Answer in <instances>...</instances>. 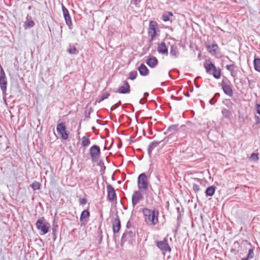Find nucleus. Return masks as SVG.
<instances>
[{"instance_id": "nucleus-56", "label": "nucleus", "mask_w": 260, "mask_h": 260, "mask_svg": "<svg viewBox=\"0 0 260 260\" xmlns=\"http://www.w3.org/2000/svg\"><path fill=\"white\" fill-rule=\"evenodd\" d=\"M89 115H90V112H88V115H86V114H85V117L89 118Z\"/></svg>"}, {"instance_id": "nucleus-14", "label": "nucleus", "mask_w": 260, "mask_h": 260, "mask_svg": "<svg viewBox=\"0 0 260 260\" xmlns=\"http://www.w3.org/2000/svg\"><path fill=\"white\" fill-rule=\"evenodd\" d=\"M166 138H164V139L159 141H153L150 143V144L148 146V154L150 157H151L152 154V151L157 147L158 146L159 144H160L161 142H162L164 141H166V142L168 141V140H166Z\"/></svg>"}, {"instance_id": "nucleus-19", "label": "nucleus", "mask_w": 260, "mask_h": 260, "mask_svg": "<svg viewBox=\"0 0 260 260\" xmlns=\"http://www.w3.org/2000/svg\"><path fill=\"white\" fill-rule=\"evenodd\" d=\"M135 236V233L132 231H125L122 235L121 241V243H124L125 241L130 240Z\"/></svg>"}, {"instance_id": "nucleus-28", "label": "nucleus", "mask_w": 260, "mask_h": 260, "mask_svg": "<svg viewBox=\"0 0 260 260\" xmlns=\"http://www.w3.org/2000/svg\"><path fill=\"white\" fill-rule=\"evenodd\" d=\"M178 130V124H173L170 126L167 130V132L169 133H171V134H173L176 131Z\"/></svg>"}, {"instance_id": "nucleus-1", "label": "nucleus", "mask_w": 260, "mask_h": 260, "mask_svg": "<svg viewBox=\"0 0 260 260\" xmlns=\"http://www.w3.org/2000/svg\"><path fill=\"white\" fill-rule=\"evenodd\" d=\"M240 248H243L244 253L248 254L246 256L241 257V260H248L252 258L254 256L253 249L251 244L246 240L241 241H235L232 245L231 252L235 254L240 252Z\"/></svg>"}, {"instance_id": "nucleus-16", "label": "nucleus", "mask_w": 260, "mask_h": 260, "mask_svg": "<svg viewBox=\"0 0 260 260\" xmlns=\"http://www.w3.org/2000/svg\"><path fill=\"white\" fill-rule=\"evenodd\" d=\"M113 231L114 234L119 232L121 228V223L118 216L115 218L112 222Z\"/></svg>"}, {"instance_id": "nucleus-26", "label": "nucleus", "mask_w": 260, "mask_h": 260, "mask_svg": "<svg viewBox=\"0 0 260 260\" xmlns=\"http://www.w3.org/2000/svg\"><path fill=\"white\" fill-rule=\"evenodd\" d=\"M170 54L171 56L177 58L178 55L177 47L174 46H171Z\"/></svg>"}, {"instance_id": "nucleus-58", "label": "nucleus", "mask_w": 260, "mask_h": 260, "mask_svg": "<svg viewBox=\"0 0 260 260\" xmlns=\"http://www.w3.org/2000/svg\"><path fill=\"white\" fill-rule=\"evenodd\" d=\"M181 98H175V99L177 100H181Z\"/></svg>"}, {"instance_id": "nucleus-17", "label": "nucleus", "mask_w": 260, "mask_h": 260, "mask_svg": "<svg viewBox=\"0 0 260 260\" xmlns=\"http://www.w3.org/2000/svg\"><path fill=\"white\" fill-rule=\"evenodd\" d=\"M206 48L208 51L212 55H215L217 54V51L218 50L219 47L217 44L214 43L211 45H207Z\"/></svg>"}, {"instance_id": "nucleus-52", "label": "nucleus", "mask_w": 260, "mask_h": 260, "mask_svg": "<svg viewBox=\"0 0 260 260\" xmlns=\"http://www.w3.org/2000/svg\"><path fill=\"white\" fill-rule=\"evenodd\" d=\"M166 14H167V15H169V17L170 16H173V13H172V12H170V11L168 12H167V13H166Z\"/></svg>"}, {"instance_id": "nucleus-44", "label": "nucleus", "mask_w": 260, "mask_h": 260, "mask_svg": "<svg viewBox=\"0 0 260 260\" xmlns=\"http://www.w3.org/2000/svg\"><path fill=\"white\" fill-rule=\"evenodd\" d=\"M255 108L257 113L260 115V104H256L255 105Z\"/></svg>"}, {"instance_id": "nucleus-2", "label": "nucleus", "mask_w": 260, "mask_h": 260, "mask_svg": "<svg viewBox=\"0 0 260 260\" xmlns=\"http://www.w3.org/2000/svg\"><path fill=\"white\" fill-rule=\"evenodd\" d=\"M142 212L144 214L145 222L149 226H154L158 222V211L155 209L151 210L148 208H143Z\"/></svg>"}, {"instance_id": "nucleus-22", "label": "nucleus", "mask_w": 260, "mask_h": 260, "mask_svg": "<svg viewBox=\"0 0 260 260\" xmlns=\"http://www.w3.org/2000/svg\"><path fill=\"white\" fill-rule=\"evenodd\" d=\"M157 51L161 54L168 55V51L164 42H161L158 45Z\"/></svg>"}, {"instance_id": "nucleus-30", "label": "nucleus", "mask_w": 260, "mask_h": 260, "mask_svg": "<svg viewBox=\"0 0 260 260\" xmlns=\"http://www.w3.org/2000/svg\"><path fill=\"white\" fill-rule=\"evenodd\" d=\"M25 25L29 27H31L34 26L35 22L30 18H28V16L26 17V21L25 22Z\"/></svg>"}, {"instance_id": "nucleus-7", "label": "nucleus", "mask_w": 260, "mask_h": 260, "mask_svg": "<svg viewBox=\"0 0 260 260\" xmlns=\"http://www.w3.org/2000/svg\"><path fill=\"white\" fill-rule=\"evenodd\" d=\"M221 86L222 89L225 94L231 97L233 96V91L231 85V82L227 78H224L222 80Z\"/></svg>"}, {"instance_id": "nucleus-6", "label": "nucleus", "mask_w": 260, "mask_h": 260, "mask_svg": "<svg viewBox=\"0 0 260 260\" xmlns=\"http://www.w3.org/2000/svg\"><path fill=\"white\" fill-rule=\"evenodd\" d=\"M138 187L140 190H147L148 188V181L145 173L141 174L138 178Z\"/></svg>"}, {"instance_id": "nucleus-8", "label": "nucleus", "mask_w": 260, "mask_h": 260, "mask_svg": "<svg viewBox=\"0 0 260 260\" xmlns=\"http://www.w3.org/2000/svg\"><path fill=\"white\" fill-rule=\"evenodd\" d=\"M0 88L4 95L6 94L8 83L5 72L1 66H0Z\"/></svg>"}, {"instance_id": "nucleus-54", "label": "nucleus", "mask_w": 260, "mask_h": 260, "mask_svg": "<svg viewBox=\"0 0 260 260\" xmlns=\"http://www.w3.org/2000/svg\"><path fill=\"white\" fill-rule=\"evenodd\" d=\"M220 96V94L219 93H216L214 95V98L217 97V96Z\"/></svg>"}, {"instance_id": "nucleus-24", "label": "nucleus", "mask_w": 260, "mask_h": 260, "mask_svg": "<svg viewBox=\"0 0 260 260\" xmlns=\"http://www.w3.org/2000/svg\"><path fill=\"white\" fill-rule=\"evenodd\" d=\"M216 187L213 185L207 187L205 191V194L207 197H212L215 193Z\"/></svg>"}, {"instance_id": "nucleus-41", "label": "nucleus", "mask_w": 260, "mask_h": 260, "mask_svg": "<svg viewBox=\"0 0 260 260\" xmlns=\"http://www.w3.org/2000/svg\"><path fill=\"white\" fill-rule=\"evenodd\" d=\"M193 190L197 192H198L200 190V188L199 187V185L197 184H196V183H193Z\"/></svg>"}, {"instance_id": "nucleus-35", "label": "nucleus", "mask_w": 260, "mask_h": 260, "mask_svg": "<svg viewBox=\"0 0 260 260\" xmlns=\"http://www.w3.org/2000/svg\"><path fill=\"white\" fill-rule=\"evenodd\" d=\"M68 52L70 54H77L78 52L75 46H70L68 49Z\"/></svg>"}, {"instance_id": "nucleus-42", "label": "nucleus", "mask_w": 260, "mask_h": 260, "mask_svg": "<svg viewBox=\"0 0 260 260\" xmlns=\"http://www.w3.org/2000/svg\"><path fill=\"white\" fill-rule=\"evenodd\" d=\"M162 18V20L165 22H167V21H168L170 20V18L169 17V15H167V14H163Z\"/></svg>"}, {"instance_id": "nucleus-27", "label": "nucleus", "mask_w": 260, "mask_h": 260, "mask_svg": "<svg viewBox=\"0 0 260 260\" xmlns=\"http://www.w3.org/2000/svg\"><path fill=\"white\" fill-rule=\"evenodd\" d=\"M253 65L254 69L260 73V58H254L253 60Z\"/></svg>"}, {"instance_id": "nucleus-12", "label": "nucleus", "mask_w": 260, "mask_h": 260, "mask_svg": "<svg viewBox=\"0 0 260 260\" xmlns=\"http://www.w3.org/2000/svg\"><path fill=\"white\" fill-rule=\"evenodd\" d=\"M143 199V197L140 191H135L132 196V205L134 208L140 201Z\"/></svg>"}, {"instance_id": "nucleus-33", "label": "nucleus", "mask_w": 260, "mask_h": 260, "mask_svg": "<svg viewBox=\"0 0 260 260\" xmlns=\"http://www.w3.org/2000/svg\"><path fill=\"white\" fill-rule=\"evenodd\" d=\"M148 34L151 37V41H152L156 37V30L148 29Z\"/></svg>"}, {"instance_id": "nucleus-50", "label": "nucleus", "mask_w": 260, "mask_h": 260, "mask_svg": "<svg viewBox=\"0 0 260 260\" xmlns=\"http://www.w3.org/2000/svg\"><path fill=\"white\" fill-rule=\"evenodd\" d=\"M129 142H130V143H134L135 142L134 140V137H131L129 139Z\"/></svg>"}, {"instance_id": "nucleus-11", "label": "nucleus", "mask_w": 260, "mask_h": 260, "mask_svg": "<svg viewBox=\"0 0 260 260\" xmlns=\"http://www.w3.org/2000/svg\"><path fill=\"white\" fill-rule=\"evenodd\" d=\"M56 129L58 134L61 136V137L63 139L67 140L68 138V134L66 132V127L63 123H61L58 124L57 125Z\"/></svg>"}, {"instance_id": "nucleus-37", "label": "nucleus", "mask_w": 260, "mask_h": 260, "mask_svg": "<svg viewBox=\"0 0 260 260\" xmlns=\"http://www.w3.org/2000/svg\"><path fill=\"white\" fill-rule=\"evenodd\" d=\"M250 158L254 161H257L258 159V154L257 153H252L251 154V156L250 157Z\"/></svg>"}, {"instance_id": "nucleus-29", "label": "nucleus", "mask_w": 260, "mask_h": 260, "mask_svg": "<svg viewBox=\"0 0 260 260\" xmlns=\"http://www.w3.org/2000/svg\"><path fill=\"white\" fill-rule=\"evenodd\" d=\"M158 25L157 23L155 21H151L149 24V28L148 29H152L153 30H156V28Z\"/></svg>"}, {"instance_id": "nucleus-36", "label": "nucleus", "mask_w": 260, "mask_h": 260, "mask_svg": "<svg viewBox=\"0 0 260 260\" xmlns=\"http://www.w3.org/2000/svg\"><path fill=\"white\" fill-rule=\"evenodd\" d=\"M64 18L65 19V21H66V24L69 26H70V25H72V21H71V17L70 16H64Z\"/></svg>"}, {"instance_id": "nucleus-25", "label": "nucleus", "mask_w": 260, "mask_h": 260, "mask_svg": "<svg viewBox=\"0 0 260 260\" xmlns=\"http://www.w3.org/2000/svg\"><path fill=\"white\" fill-rule=\"evenodd\" d=\"M221 114L223 118L230 119L232 115L231 111L225 108H222L221 110Z\"/></svg>"}, {"instance_id": "nucleus-40", "label": "nucleus", "mask_w": 260, "mask_h": 260, "mask_svg": "<svg viewBox=\"0 0 260 260\" xmlns=\"http://www.w3.org/2000/svg\"><path fill=\"white\" fill-rule=\"evenodd\" d=\"M223 103L230 108V106L233 105V103L230 101V100L226 99L223 102Z\"/></svg>"}, {"instance_id": "nucleus-45", "label": "nucleus", "mask_w": 260, "mask_h": 260, "mask_svg": "<svg viewBox=\"0 0 260 260\" xmlns=\"http://www.w3.org/2000/svg\"><path fill=\"white\" fill-rule=\"evenodd\" d=\"M216 101H217L215 100L214 98H213L209 101V103L211 105H214L216 102Z\"/></svg>"}, {"instance_id": "nucleus-55", "label": "nucleus", "mask_w": 260, "mask_h": 260, "mask_svg": "<svg viewBox=\"0 0 260 260\" xmlns=\"http://www.w3.org/2000/svg\"><path fill=\"white\" fill-rule=\"evenodd\" d=\"M79 203L80 205H81V198H79L78 199Z\"/></svg>"}, {"instance_id": "nucleus-13", "label": "nucleus", "mask_w": 260, "mask_h": 260, "mask_svg": "<svg viewBox=\"0 0 260 260\" xmlns=\"http://www.w3.org/2000/svg\"><path fill=\"white\" fill-rule=\"evenodd\" d=\"M107 190L108 192L107 198L110 201H113L116 199V194L114 188L111 184L107 186Z\"/></svg>"}, {"instance_id": "nucleus-21", "label": "nucleus", "mask_w": 260, "mask_h": 260, "mask_svg": "<svg viewBox=\"0 0 260 260\" xmlns=\"http://www.w3.org/2000/svg\"><path fill=\"white\" fill-rule=\"evenodd\" d=\"M140 74L142 76H146L149 74V70L143 63H142L138 68Z\"/></svg>"}, {"instance_id": "nucleus-60", "label": "nucleus", "mask_w": 260, "mask_h": 260, "mask_svg": "<svg viewBox=\"0 0 260 260\" xmlns=\"http://www.w3.org/2000/svg\"><path fill=\"white\" fill-rule=\"evenodd\" d=\"M196 87L197 88H199V87H200V86H199V85H197V84H196Z\"/></svg>"}, {"instance_id": "nucleus-23", "label": "nucleus", "mask_w": 260, "mask_h": 260, "mask_svg": "<svg viewBox=\"0 0 260 260\" xmlns=\"http://www.w3.org/2000/svg\"><path fill=\"white\" fill-rule=\"evenodd\" d=\"M236 65L235 64H228L226 66V69L230 71L231 75L235 78L236 76L237 71L235 70Z\"/></svg>"}, {"instance_id": "nucleus-4", "label": "nucleus", "mask_w": 260, "mask_h": 260, "mask_svg": "<svg viewBox=\"0 0 260 260\" xmlns=\"http://www.w3.org/2000/svg\"><path fill=\"white\" fill-rule=\"evenodd\" d=\"M85 157H88L90 156L91 157L92 161H95L99 158L101 154V149L99 146L93 145L89 149V153H86Z\"/></svg>"}, {"instance_id": "nucleus-10", "label": "nucleus", "mask_w": 260, "mask_h": 260, "mask_svg": "<svg viewBox=\"0 0 260 260\" xmlns=\"http://www.w3.org/2000/svg\"><path fill=\"white\" fill-rule=\"evenodd\" d=\"M90 137V136L87 134L82 137V154H83V157H84L86 156V148L91 144Z\"/></svg>"}, {"instance_id": "nucleus-63", "label": "nucleus", "mask_w": 260, "mask_h": 260, "mask_svg": "<svg viewBox=\"0 0 260 260\" xmlns=\"http://www.w3.org/2000/svg\"><path fill=\"white\" fill-rule=\"evenodd\" d=\"M188 124H189V125H191V122H188Z\"/></svg>"}, {"instance_id": "nucleus-51", "label": "nucleus", "mask_w": 260, "mask_h": 260, "mask_svg": "<svg viewBox=\"0 0 260 260\" xmlns=\"http://www.w3.org/2000/svg\"><path fill=\"white\" fill-rule=\"evenodd\" d=\"M87 203V200L84 198H82V205H85Z\"/></svg>"}, {"instance_id": "nucleus-20", "label": "nucleus", "mask_w": 260, "mask_h": 260, "mask_svg": "<svg viewBox=\"0 0 260 260\" xmlns=\"http://www.w3.org/2000/svg\"><path fill=\"white\" fill-rule=\"evenodd\" d=\"M90 212L89 211V206L82 211V225L86 224L89 220Z\"/></svg>"}, {"instance_id": "nucleus-49", "label": "nucleus", "mask_w": 260, "mask_h": 260, "mask_svg": "<svg viewBox=\"0 0 260 260\" xmlns=\"http://www.w3.org/2000/svg\"><path fill=\"white\" fill-rule=\"evenodd\" d=\"M146 101V100L145 99H141L139 101L140 104H144Z\"/></svg>"}, {"instance_id": "nucleus-5", "label": "nucleus", "mask_w": 260, "mask_h": 260, "mask_svg": "<svg viewBox=\"0 0 260 260\" xmlns=\"http://www.w3.org/2000/svg\"><path fill=\"white\" fill-rule=\"evenodd\" d=\"M36 226L37 229L41 231V234L43 235L47 234L49 232L50 227V224L46 222L44 218L38 219L36 223Z\"/></svg>"}, {"instance_id": "nucleus-15", "label": "nucleus", "mask_w": 260, "mask_h": 260, "mask_svg": "<svg viewBox=\"0 0 260 260\" xmlns=\"http://www.w3.org/2000/svg\"><path fill=\"white\" fill-rule=\"evenodd\" d=\"M130 91V86L128 83L126 81H125L124 84L118 88L117 92L119 93L125 94L129 93Z\"/></svg>"}, {"instance_id": "nucleus-62", "label": "nucleus", "mask_w": 260, "mask_h": 260, "mask_svg": "<svg viewBox=\"0 0 260 260\" xmlns=\"http://www.w3.org/2000/svg\"><path fill=\"white\" fill-rule=\"evenodd\" d=\"M128 223H129V222H128L127 223V224H126V226H127V228H128Z\"/></svg>"}, {"instance_id": "nucleus-53", "label": "nucleus", "mask_w": 260, "mask_h": 260, "mask_svg": "<svg viewBox=\"0 0 260 260\" xmlns=\"http://www.w3.org/2000/svg\"><path fill=\"white\" fill-rule=\"evenodd\" d=\"M149 95V93L148 92H145L144 93V96L145 98H146Z\"/></svg>"}, {"instance_id": "nucleus-57", "label": "nucleus", "mask_w": 260, "mask_h": 260, "mask_svg": "<svg viewBox=\"0 0 260 260\" xmlns=\"http://www.w3.org/2000/svg\"><path fill=\"white\" fill-rule=\"evenodd\" d=\"M117 105H118V107L121 104V102L120 101H119V102L116 104Z\"/></svg>"}, {"instance_id": "nucleus-59", "label": "nucleus", "mask_w": 260, "mask_h": 260, "mask_svg": "<svg viewBox=\"0 0 260 260\" xmlns=\"http://www.w3.org/2000/svg\"><path fill=\"white\" fill-rule=\"evenodd\" d=\"M185 96H189V94L188 93H187L186 94H185Z\"/></svg>"}, {"instance_id": "nucleus-46", "label": "nucleus", "mask_w": 260, "mask_h": 260, "mask_svg": "<svg viewBox=\"0 0 260 260\" xmlns=\"http://www.w3.org/2000/svg\"><path fill=\"white\" fill-rule=\"evenodd\" d=\"M254 118L256 121V123L258 124L260 122V118L256 115L255 116Z\"/></svg>"}, {"instance_id": "nucleus-48", "label": "nucleus", "mask_w": 260, "mask_h": 260, "mask_svg": "<svg viewBox=\"0 0 260 260\" xmlns=\"http://www.w3.org/2000/svg\"><path fill=\"white\" fill-rule=\"evenodd\" d=\"M118 107V105H117V104H115L113 106H112L111 108V110L112 111V110H114L115 109H116Z\"/></svg>"}, {"instance_id": "nucleus-38", "label": "nucleus", "mask_w": 260, "mask_h": 260, "mask_svg": "<svg viewBox=\"0 0 260 260\" xmlns=\"http://www.w3.org/2000/svg\"><path fill=\"white\" fill-rule=\"evenodd\" d=\"M62 10L63 14V16H69V13L68 9L62 4L61 5Z\"/></svg>"}, {"instance_id": "nucleus-31", "label": "nucleus", "mask_w": 260, "mask_h": 260, "mask_svg": "<svg viewBox=\"0 0 260 260\" xmlns=\"http://www.w3.org/2000/svg\"><path fill=\"white\" fill-rule=\"evenodd\" d=\"M137 75H138V73H137V71H136L131 72L128 74V79H131L132 80H134L137 77Z\"/></svg>"}, {"instance_id": "nucleus-9", "label": "nucleus", "mask_w": 260, "mask_h": 260, "mask_svg": "<svg viewBox=\"0 0 260 260\" xmlns=\"http://www.w3.org/2000/svg\"><path fill=\"white\" fill-rule=\"evenodd\" d=\"M156 246L163 252H170L171 248L168 244V236L166 237L162 241H156Z\"/></svg>"}, {"instance_id": "nucleus-47", "label": "nucleus", "mask_w": 260, "mask_h": 260, "mask_svg": "<svg viewBox=\"0 0 260 260\" xmlns=\"http://www.w3.org/2000/svg\"><path fill=\"white\" fill-rule=\"evenodd\" d=\"M195 180H197V182L200 183V184H202L203 182H204V181L202 179H200L199 178H194Z\"/></svg>"}, {"instance_id": "nucleus-61", "label": "nucleus", "mask_w": 260, "mask_h": 260, "mask_svg": "<svg viewBox=\"0 0 260 260\" xmlns=\"http://www.w3.org/2000/svg\"><path fill=\"white\" fill-rule=\"evenodd\" d=\"M79 220H80V221H81V214L80 216Z\"/></svg>"}, {"instance_id": "nucleus-39", "label": "nucleus", "mask_w": 260, "mask_h": 260, "mask_svg": "<svg viewBox=\"0 0 260 260\" xmlns=\"http://www.w3.org/2000/svg\"><path fill=\"white\" fill-rule=\"evenodd\" d=\"M238 253L239 254L240 257L243 256H246V255L248 254L247 253H244V251H243V248H240V252H238Z\"/></svg>"}, {"instance_id": "nucleus-32", "label": "nucleus", "mask_w": 260, "mask_h": 260, "mask_svg": "<svg viewBox=\"0 0 260 260\" xmlns=\"http://www.w3.org/2000/svg\"><path fill=\"white\" fill-rule=\"evenodd\" d=\"M40 186H41V184L38 182H37V181H35L31 185V188L34 190H39L40 189Z\"/></svg>"}, {"instance_id": "nucleus-18", "label": "nucleus", "mask_w": 260, "mask_h": 260, "mask_svg": "<svg viewBox=\"0 0 260 260\" xmlns=\"http://www.w3.org/2000/svg\"><path fill=\"white\" fill-rule=\"evenodd\" d=\"M146 63L149 67L153 68L158 64V61L155 57L149 56L146 59Z\"/></svg>"}, {"instance_id": "nucleus-43", "label": "nucleus", "mask_w": 260, "mask_h": 260, "mask_svg": "<svg viewBox=\"0 0 260 260\" xmlns=\"http://www.w3.org/2000/svg\"><path fill=\"white\" fill-rule=\"evenodd\" d=\"M141 0H132L131 4L137 7Z\"/></svg>"}, {"instance_id": "nucleus-3", "label": "nucleus", "mask_w": 260, "mask_h": 260, "mask_svg": "<svg viewBox=\"0 0 260 260\" xmlns=\"http://www.w3.org/2000/svg\"><path fill=\"white\" fill-rule=\"evenodd\" d=\"M204 66L208 74L212 75L216 79L220 78L221 76V70L219 68H216L212 62H210L209 63H205Z\"/></svg>"}, {"instance_id": "nucleus-34", "label": "nucleus", "mask_w": 260, "mask_h": 260, "mask_svg": "<svg viewBox=\"0 0 260 260\" xmlns=\"http://www.w3.org/2000/svg\"><path fill=\"white\" fill-rule=\"evenodd\" d=\"M110 96V93L109 92H104L103 93L100 97V99L99 101V102H101L102 101L107 99Z\"/></svg>"}]
</instances>
